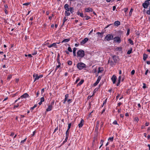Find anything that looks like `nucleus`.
Wrapping results in <instances>:
<instances>
[{
  "instance_id": "63",
  "label": "nucleus",
  "mask_w": 150,
  "mask_h": 150,
  "mask_svg": "<svg viewBox=\"0 0 150 150\" xmlns=\"http://www.w3.org/2000/svg\"><path fill=\"white\" fill-rule=\"evenodd\" d=\"M14 134L13 132H12L11 133V134H10V136H13L14 135Z\"/></svg>"
},
{
  "instance_id": "10",
  "label": "nucleus",
  "mask_w": 150,
  "mask_h": 150,
  "mask_svg": "<svg viewBox=\"0 0 150 150\" xmlns=\"http://www.w3.org/2000/svg\"><path fill=\"white\" fill-rule=\"evenodd\" d=\"M88 40V39L86 38L81 42V45H83L85 44Z\"/></svg>"
},
{
  "instance_id": "32",
  "label": "nucleus",
  "mask_w": 150,
  "mask_h": 150,
  "mask_svg": "<svg viewBox=\"0 0 150 150\" xmlns=\"http://www.w3.org/2000/svg\"><path fill=\"white\" fill-rule=\"evenodd\" d=\"M67 20V19H66V17H64V19H63V25H64V22L65 21H66Z\"/></svg>"
},
{
  "instance_id": "25",
  "label": "nucleus",
  "mask_w": 150,
  "mask_h": 150,
  "mask_svg": "<svg viewBox=\"0 0 150 150\" xmlns=\"http://www.w3.org/2000/svg\"><path fill=\"white\" fill-rule=\"evenodd\" d=\"M103 70L102 68L99 67L98 69V73H99L101 72Z\"/></svg>"
},
{
  "instance_id": "21",
  "label": "nucleus",
  "mask_w": 150,
  "mask_h": 150,
  "mask_svg": "<svg viewBox=\"0 0 150 150\" xmlns=\"http://www.w3.org/2000/svg\"><path fill=\"white\" fill-rule=\"evenodd\" d=\"M147 58V56L146 54H144L143 55V59L144 60H145Z\"/></svg>"
},
{
  "instance_id": "26",
  "label": "nucleus",
  "mask_w": 150,
  "mask_h": 150,
  "mask_svg": "<svg viewBox=\"0 0 150 150\" xmlns=\"http://www.w3.org/2000/svg\"><path fill=\"white\" fill-rule=\"evenodd\" d=\"M69 96L68 94H66L65 96V98L64 99V100L65 101H67V99L68 98Z\"/></svg>"
},
{
  "instance_id": "60",
  "label": "nucleus",
  "mask_w": 150,
  "mask_h": 150,
  "mask_svg": "<svg viewBox=\"0 0 150 150\" xmlns=\"http://www.w3.org/2000/svg\"><path fill=\"white\" fill-rule=\"evenodd\" d=\"M143 88H145L146 87V85L145 83H143Z\"/></svg>"
},
{
  "instance_id": "52",
  "label": "nucleus",
  "mask_w": 150,
  "mask_h": 150,
  "mask_svg": "<svg viewBox=\"0 0 150 150\" xmlns=\"http://www.w3.org/2000/svg\"><path fill=\"white\" fill-rule=\"evenodd\" d=\"M104 142V141L103 140H101L100 142V143L101 144V145H103V142Z\"/></svg>"
},
{
  "instance_id": "12",
  "label": "nucleus",
  "mask_w": 150,
  "mask_h": 150,
  "mask_svg": "<svg viewBox=\"0 0 150 150\" xmlns=\"http://www.w3.org/2000/svg\"><path fill=\"white\" fill-rule=\"evenodd\" d=\"M28 96H29L28 94V93H24L23 95L21 96L20 97V98H26L28 97Z\"/></svg>"
},
{
  "instance_id": "54",
  "label": "nucleus",
  "mask_w": 150,
  "mask_h": 150,
  "mask_svg": "<svg viewBox=\"0 0 150 150\" xmlns=\"http://www.w3.org/2000/svg\"><path fill=\"white\" fill-rule=\"evenodd\" d=\"M120 81H118L117 84V86H119L120 83Z\"/></svg>"
},
{
  "instance_id": "43",
  "label": "nucleus",
  "mask_w": 150,
  "mask_h": 150,
  "mask_svg": "<svg viewBox=\"0 0 150 150\" xmlns=\"http://www.w3.org/2000/svg\"><path fill=\"white\" fill-rule=\"evenodd\" d=\"M71 124L69 123L68 124V130H69L70 129V128L71 127Z\"/></svg>"
},
{
  "instance_id": "4",
  "label": "nucleus",
  "mask_w": 150,
  "mask_h": 150,
  "mask_svg": "<svg viewBox=\"0 0 150 150\" xmlns=\"http://www.w3.org/2000/svg\"><path fill=\"white\" fill-rule=\"evenodd\" d=\"M113 38V36L112 35L108 34L105 37V39L107 41H109L110 40L112 39Z\"/></svg>"
},
{
  "instance_id": "37",
  "label": "nucleus",
  "mask_w": 150,
  "mask_h": 150,
  "mask_svg": "<svg viewBox=\"0 0 150 150\" xmlns=\"http://www.w3.org/2000/svg\"><path fill=\"white\" fill-rule=\"evenodd\" d=\"M45 100L44 98L43 97H42L40 98V101L41 102H43Z\"/></svg>"
},
{
  "instance_id": "46",
  "label": "nucleus",
  "mask_w": 150,
  "mask_h": 150,
  "mask_svg": "<svg viewBox=\"0 0 150 150\" xmlns=\"http://www.w3.org/2000/svg\"><path fill=\"white\" fill-rule=\"evenodd\" d=\"M108 62L110 64V65L112 66L113 65V63L112 62V61L109 62V61Z\"/></svg>"
},
{
  "instance_id": "36",
  "label": "nucleus",
  "mask_w": 150,
  "mask_h": 150,
  "mask_svg": "<svg viewBox=\"0 0 150 150\" xmlns=\"http://www.w3.org/2000/svg\"><path fill=\"white\" fill-rule=\"evenodd\" d=\"M133 10L132 9H131L129 12V15L130 16H131L132 14Z\"/></svg>"
},
{
  "instance_id": "2",
  "label": "nucleus",
  "mask_w": 150,
  "mask_h": 150,
  "mask_svg": "<svg viewBox=\"0 0 150 150\" xmlns=\"http://www.w3.org/2000/svg\"><path fill=\"white\" fill-rule=\"evenodd\" d=\"M85 55V53L84 51L80 50L77 52V55L78 57L80 58L83 57Z\"/></svg>"
},
{
  "instance_id": "18",
  "label": "nucleus",
  "mask_w": 150,
  "mask_h": 150,
  "mask_svg": "<svg viewBox=\"0 0 150 150\" xmlns=\"http://www.w3.org/2000/svg\"><path fill=\"white\" fill-rule=\"evenodd\" d=\"M77 14L78 15H79L82 17H83V14L82 13H80L79 11H78L77 13Z\"/></svg>"
},
{
  "instance_id": "33",
  "label": "nucleus",
  "mask_w": 150,
  "mask_h": 150,
  "mask_svg": "<svg viewBox=\"0 0 150 150\" xmlns=\"http://www.w3.org/2000/svg\"><path fill=\"white\" fill-rule=\"evenodd\" d=\"M37 106V105H35L34 106L32 107H31L30 108V110H32L34 108H36Z\"/></svg>"
},
{
  "instance_id": "34",
  "label": "nucleus",
  "mask_w": 150,
  "mask_h": 150,
  "mask_svg": "<svg viewBox=\"0 0 150 150\" xmlns=\"http://www.w3.org/2000/svg\"><path fill=\"white\" fill-rule=\"evenodd\" d=\"M134 121H137V122L139 121L138 118L137 117H135V118H134Z\"/></svg>"
},
{
  "instance_id": "16",
  "label": "nucleus",
  "mask_w": 150,
  "mask_h": 150,
  "mask_svg": "<svg viewBox=\"0 0 150 150\" xmlns=\"http://www.w3.org/2000/svg\"><path fill=\"white\" fill-rule=\"evenodd\" d=\"M64 8L66 11H69V5L68 4H65L64 6Z\"/></svg>"
},
{
  "instance_id": "30",
  "label": "nucleus",
  "mask_w": 150,
  "mask_h": 150,
  "mask_svg": "<svg viewBox=\"0 0 150 150\" xmlns=\"http://www.w3.org/2000/svg\"><path fill=\"white\" fill-rule=\"evenodd\" d=\"M57 61L58 64H60V63H61L60 62L59 58V57H57Z\"/></svg>"
},
{
  "instance_id": "56",
  "label": "nucleus",
  "mask_w": 150,
  "mask_h": 150,
  "mask_svg": "<svg viewBox=\"0 0 150 150\" xmlns=\"http://www.w3.org/2000/svg\"><path fill=\"white\" fill-rule=\"evenodd\" d=\"M90 18V17L88 16H86V20H88Z\"/></svg>"
},
{
  "instance_id": "11",
  "label": "nucleus",
  "mask_w": 150,
  "mask_h": 150,
  "mask_svg": "<svg viewBox=\"0 0 150 150\" xmlns=\"http://www.w3.org/2000/svg\"><path fill=\"white\" fill-rule=\"evenodd\" d=\"M53 107L52 105H48V107L47 108L46 111L47 112H48L51 110L52 109Z\"/></svg>"
},
{
  "instance_id": "41",
  "label": "nucleus",
  "mask_w": 150,
  "mask_h": 150,
  "mask_svg": "<svg viewBox=\"0 0 150 150\" xmlns=\"http://www.w3.org/2000/svg\"><path fill=\"white\" fill-rule=\"evenodd\" d=\"M68 130H68L67 129V130L66 131V136H69V132H68Z\"/></svg>"
},
{
  "instance_id": "1",
  "label": "nucleus",
  "mask_w": 150,
  "mask_h": 150,
  "mask_svg": "<svg viewBox=\"0 0 150 150\" xmlns=\"http://www.w3.org/2000/svg\"><path fill=\"white\" fill-rule=\"evenodd\" d=\"M76 67L79 70H81L86 67V64L82 62H80L77 64Z\"/></svg>"
},
{
  "instance_id": "53",
  "label": "nucleus",
  "mask_w": 150,
  "mask_h": 150,
  "mask_svg": "<svg viewBox=\"0 0 150 150\" xmlns=\"http://www.w3.org/2000/svg\"><path fill=\"white\" fill-rule=\"evenodd\" d=\"M121 79V76H119V77L118 78V81H120Z\"/></svg>"
},
{
  "instance_id": "20",
  "label": "nucleus",
  "mask_w": 150,
  "mask_h": 150,
  "mask_svg": "<svg viewBox=\"0 0 150 150\" xmlns=\"http://www.w3.org/2000/svg\"><path fill=\"white\" fill-rule=\"evenodd\" d=\"M69 11L72 13L74 12V8L72 7H70L69 9Z\"/></svg>"
},
{
  "instance_id": "39",
  "label": "nucleus",
  "mask_w": 150,
  "mask_h": 150,
  "mask_svg": "<svg viewBox=\"0 0 150 150\" xmlns=\"http://www.w3.org/2000/svg\"><path fill=\"white\" fill-rule=\"evenodd\" d=\"M67 63H68V64H69V65H71L72 64V62L71 61H69L68 62H67Z\"/></svg>"
},
{
  "instance_id": "8",
  "label": "nucleus",
  "mask_w": 150,
  "mask_h": 150,
  "mask_svg": "<svg viewBox=\"0 0 150 150\" xmlns=\"http://www.w3.org/2000/svg\"><path fill=\"white\" fill-rule=\"evenodd\" d=\"M92 11L93 9L91 8H87L85 9V11L86 12H89Z\"/></svg>"
},
{
  "instance_id": "35",
  "label": "nucleus",
  "mask_w": 150,
  "mask_h": 150,
  "mask_svg": "<svg viewBox=\"0 0 150 150\" xmlns=\"http://www.w3.org/2000/svg\"><path fill=\"white\" fill-rule=\"evenodd\" d=\"M26 139L27 138H25L24 140H22V141H21V144H23L24 143V142L26 141Z\"/></svg>"
},
{
  "instance_id": "17",
  "label": "nucleus",
  "mask_w": 150,
  "mask_h": 150,
  "mask_svg": "<svg viewBox=\"0 0 150 150\" xmlns=\"http://www.w3.org/2000/svg\"><path fill=\"white\" fill-rule=\"evenodd\" d=\"M76 49H77L76 48L74 47V48L73 50V55L74 56H76Z\"/></svg>"
},
{
  "instance_id": "14",
  "label": "nucleus",
  "mask_w": 150,
  "mask_h": 150,
  "mask_svg": "<svg viewBox=\"0 0 150 150\" xmlns=\"http://www.w3.org/2000/svg\"><path fill=\"white\" fill-rule=\"evenodd\" d=\"M112 58L114 62L115 63L118 61V58L116 56H114L112 57Z\"/></svg>"
},
{
  "instance_id": "22",
  "label": "nucleus",
  "mask_w": 150,
  "mask_h": 150,
  "mask_svg": "<svg viewBox=\"0 0 150 150\" xmlns=\"http://www.w3.org/2000/svg\"><path fill=\"white\" fill-rule=\"evenodd\" d=\"M128 42L131 45H133L134 44L133 41L131 39H128Z\"/></svg>"
},
{
  "instance_id": "47",
  "label": "nucleus",
  "mask_w": 150,
  "mask_h": 150,
  "mask_svg": "<svg viewBox=\"0 0 150 150\" xmlns=\"http://www.w3.org/2000/svg\"><path fill=\"white\" fill-rule=\"evenodd\" d=\"M101 77L100 76H99L98 77L97 79L100 81V80L101 79Z\"/></svg>"
},
{
  "instance_id": "44",
  "label": "nucleus",
  "mask_w": 150,
  "mask_h": 150,
  "mask_svg": "<svg viewBox=\"0 0 150 150\" xmlns=\"http://www.w3.org/2000/svg\"><path fill=\"white\" fill-rule=\"evenodd\" d=\"M129 29H128L127 30V32L126 34L127 35H128L129 34Z\"/></svg>"
},
{
  "instance_id": "58",
  "label": "nucleus",
  "mask_w": 150,
  "mask_h": 150,
  "mask_svg": "<svg viewBox=\"0 0 150 150\" xmlns=\"http://www.w3.org/2000/svg\"><path fill=\"white\" fill-rule=\"evenodd\" d=\"M35 131H34V132H33V134H31L32 136H33L35 135Z\"/></svg>"
},
{
  "instance_id": "64",
  "label": "nucleus",
  "mask_w": 150,
  "mask_h": 150,
  "mask_svg": "<svg viewBox=\"0 0 150 150\" xmlns=\"http://www.w3.org/2000/svg\"><path fill=\"white\" fill-rule=\"evenodd\" d=\"M146 63L148 64H150V61H147L146 62Z\"/></svg>"
},
{
  "instance_id": "13",
  "label": "nucleus",
  "mask_w": 150,
  "mask_h": 150,
  "mask_svg": "<svg viewBox=\"0 0 150 150\" xmlns=\"http://www.w3.org/2000/svg\"><path fill=\"white\" fill-rule=\"evenodd\" d=\"M84 121L83 119H81V120L80 123L79 124L78 126L79 127L81 128L82 127Z\"/></svg>"
},
{
  "instance_id": "23",
  "label": "nucleus",
  "mask_w": 150,
  "mask_h": 150,
  "mask_svg": "<svg viewBox=\"0 0 150 150\" xmlns=\"http://www.w3.org/2000/svg\"><path fill=\"white\" fill-rule=\"evenodd\" d=\"M84 80H81L79 82L78 84V86H80L81 85L83 82Z\"/></svg>"
},
{
  "instance_id": "57",
  "label": "nucleus",
  "mask_w": 150,
  "mask_h": 150,
  "mask_svg": "<svg viewBox=\"0 0 150 150\" xmlns=\"http://www.w3.org/2000/svg\"><path fill=\"white\" fill-rule=\"evenodd\" d=\"M149 71V70L148 69H147L146 71V72H145V74L146 75L147 73H148Z\"/></svg>"
},
{
  "instance_id": "24",
  "label": "nucleus",
  "mask_w": 150,
  "mask_h": 150,
  "mask_svg": "<svg viewBox=\"0 0 150 150\" xmlns=\"http://www.w3.org/2000/svg\"><path fill=\"white\" fill-rule=\"evenodd\" d=\"M69 11H65V16H68L70 15V13L68 12Z\"/></svg>"
},
{
  "instance_id": "62",
  "label": "nucleus",
  "mask_w": 150,
  "mask_h": 150,
  "mask_svg": "<svg viewBox=\"0 0 150 150\" xmlns=\"http://www.w3.org/2000/svg\"><path fill=\"white\" fill-rule=\"evenodd\" d=\"M54 101H52V102L51 104H50V105H52H52L54 104Z\"/></svg>"
},
{
  "instance_id": "61",
  "label": "nucleus",
  "mask_w": 150,
  "mask_h": 150,
  "mask_svg": "<svg viewBox=\"0 0 150 150\" xmlns=\"http://www.w3.org/2000/svg\"><path fill=\"white\" fill-rule=\"evenodd\" d=\"M44 91V88H43L41 90V93L42 94Z\"/></svg>"
},
{
  "instance_id": "40",
  "label": "nucleus",
  "mask_w": 150,
  "mask_h": 150,
  "mask_svg": "<svg viewBox=\"0 0 150 150\" xmlns=\"http://www.w3.org/2000/svg\"><path fill=\"white\" fill-rule=\"evenodd\" d=\"M68 137H69V136H66V138L65 139V141L64 142H65L67 141L68 139Z\"/></svg>"
},
{
  "instance_id": "6",
  "label": "nucleus",
  "mask_w": 150,
  "mask_h": 150,
  "mask_svg": "<svg viewBox=\"0 0 150 150\" xmlns=\"http://www.w3.org/2000/svg\"><path fill=\"white\" fill-rule=\"evenodd\" d=\"M149 4L150 3L149 1H146L144 3H143L142 6L144 8H146L148 7Z\"/></svg>"
},
{
  "instance_id": "48",
  "label": "nucleus",
  "mask_w": 150,
  "mask_h": 150,
  "mask_svg": "<svg viewBox=\"0 0 150 150\" xmlns=\"http://www.w3.org/2000/svg\"><path fill=\"white\" fill-rule=\"evenodd\" d=\"M113 123V124H114V125H117V122L115 120V121H114Z\"/></svg>"
},
{
  "instance_id": "50",
  "label": "nucleus",
  "mask_w": 150,
  "mask_h": 150,
  "mask_svg": "<svg viewBox=\"0 0 150 150\" xmlns=\"http://www.w3.org/2000/svg\"><path fill=\"white\" fill-rule=\"evenodd\" d=\"M149 125V123L147 122H146L145 124V125L146 126H147Z\"/></svg>"
},
{
  "instance_id": "19",
  "label": "nucleus",
  "mask_w": 150,
  "mask_h": 150,
  "mask_svg": "<svg viewBox=\"0 0 150 150\" xmlns=\"http://www.w3.org/2000/svg\"><path fill=\"white\" fill-rule=\"evenodd\" d=\"M70 40L69 39H66L64 40L62 42V43L67 42H68Z\"/></svg>"
},
{
  "instance_id": "28",
  "label": "nucleus",
  "mask_w": 150,
  "mask_h": 150,
  "mask_svg": "<svg viewBox=\"0 0 150 150\" xmlns=\"http://www.w3.org/2000/svg\"><path fill=\"white\" fill-rule=\"evenodd\" d=\"M132 49L131 48L130 50H129L128 51V52H127V54H130L132 53Z\"/></svg>"
},
{
  "instance_id": "38",
  "label": "nucleus",
  "mask_w": 150,
  "mask_h": 150,
  "mask_svg": "<svg viewBox=\"0 0 150 150\" xmlns=\"http://www.w3.org/2000/svg\"><path fill=\"white\" fill-rule=\"evenodd\" d=\"M11 77L12 76L10 75L8 76L7 77V80H9L11 78Z\"/></svg>"
},
{
  "instance_id": "29",
  "label": "nucleus",
  "mask_w": 150,
  "mask_h": 150,
  "mask_svg": "<svg viewBox=\"0 0 150 150\" xmlns=\"http://www.w3.org/2000/svg\"><path fill=\"white\" fill-rule=\"evenodd\" d=\"M113 140V137H110L108 139V141H111V142H112Z\"/></svg>"
},
{
  "instance_id": "45",
  "label": "nucleus",
  "mask_w": 150,
  "mask_h": 150,
  "mask_svg": "<svg viewBox=\"0 0 150 150\" xmlns=\"http://www.w3.org/2000/svg\"><path fill=\"white\" fill-rule=\"evenodd\" d=\"M19 106V104H17L16 105H15L14 107V108H18Z\"/></svg>"
},
{
  "instance_id": "5",
  "label": "nucleus",
  "mask_w": 150,
  "mask_h": 150,
  "mask_svg": "<svg viewBox=\"0 0 150 150\" xmlns=\"http://www.w3.org/2000/svg\"><path fill=\"white\" fill-rule=\"evenodd\" d=\"M114 41L115 42L119 43L121 42V38L118 36L116 37L113 38Z\"/></svg>"
},
{
  "instance_id": "51",
  "label": "nucleus",
  "mask_w": 150,
  "mask_h": 150,
  "mask_svg": "<svg viewBox=\"0 0 150 150\" xmlns=\"http://www.w3.org/2000/svg\"><path fill=\"white\" fill-rule=\"evenodd\" d=\"M80 79L79 78H78L76 80V81L75 82L76 83H77L78 82V81H79L80 80Z\"/></svg>"
},
{
  "instance_id": "9",
  "label": "nucleus",
  "mask_w": 150,
  "mask_h": 150,
  "mask_svg": "<svg viewBox=\"0 0 150 150\" xmlns=\"http://www.w3.org/2000/svg\"><path fill=\"white\" fill-rule=\"evenodd\" d=\"M117 79V77L115 75H113L112 76V77L111 78V79H112V81L113 82V83L114 84L115 83Z\"/></svg>"
},
{
  "instance_id": "27",
  "label": "nucleus",
  "mask_w": 150,
  "mask_h": 150,
  "mask_svg": "<svg viewBox=\"0 0 150 150\" xmlns=\"http://www.w3.org/2000/svg\"><path fill=\"white\" fill-rule=\"evenodd\" d=\"M61 64L60 63V64H58V65H57L56 67V68L55 69V71H56L58 68L60 67L61 66Z\"/></svg>"
},
{
  "instance_id": "49",
  "label": "nucleus",
  "mask_w": 150,
  "mask_h": 150,
  "mask_svg": "<svg viewBox=\"0 0 150 150\" xmlns=\"http://www.w3.org/2000/svg\"><path fill=\"white\" fill-rule=\"evenodd\" d=\"M146 13L147 14L150 15V9L149 10H148L147 12Z\"/></svg>"
},
{
  "instance_id": "59",
  "label": "nucleus",
  "mask_w": 150,
  "mask_h": 150,
  "mask_svg": "<svg viewBox=\"0 0 150 150\" xmlns=\"http://www.w3.org/2000/svg\"><path fill=\"white\" fill-rule=\"evenodd\" d=\"M98 83H97L96 82L93 84V85L94 86H96Z\"/></svg>"
},
{
  "instance_id": "15",
  "label": "nucleus",
  "mask_w": 150,
  "mask_h": 150,
  "mask_svg": "<svg viewBox=\"0 0 150 150\" xmlns=\"http://www.w3.org/2000/svg\"><path fill=\"white\" fill-rule=\"evenodd\" d=\"M120 24V22L119 21H115L114 23V25L115 26H118Z\"/></svg>"
},
{
  "instance_id": "42",
  "label": "nucleus",
  "mask_w": 150,
  "mask_h": 150,
  "mask_svg": "<svg viewBox=\"0 0 150 150\" xmlns=\"http://www.w3.org/2000/svg\"><path fill=\"white\" fill-rule=\"evenodd\" d=\"M135 71L134 70H132L131 72V74L132 75H133L134 74Z\"/></svg>"
},
{
  "instance_id": "7",
  "label": "nucleus",
  "mask_w": 150,
  "mask_h": 150,
  "mask_svg": "<svg viewBox=\"0 0 150 150\" xmlns=\"http://www.w3.org/2000/svg\"><path fill=\"white\" fill-rule=\"evenodd\" d=\"M47 46L49 48L54 47L55 48H57V43H53L50 45H48Z\"/></svg>"
},
{
  "instance_id": "55",
  "label": "nucleus",
  "mask_w": 150,
  "mask_h": 150,
  "mask_svg": "<svg viewBox=\"0 0 150 150\" xmlns=\"http://www.w3.org/2000/svg\"><path fill=\"white\" fill-rule=\"evenodd\" d=\"M71 99H69L68 100H67V101L68 102H69V103H71Z\"/></svg>"
},
{
  "instance_id": "3",
  "label": "nucleus",
  "mask_w": 150,
  "mask_h": 150,
  "mask_svg": "<svg viewBox=\"0 0 150 150\" xmlns=\"http://www.w3.org/2000/svg\"><path fill=\"white\" fill-rule=\"evenodd\" d=\"M43 76L42 75H40L39 76H38V74H37L35 73L33 75V77L34 78V82H35L36 81L38 80L40 78H42Z\"/></svg>"
},
{
  "instance_id": "31",
  "label": "nucleus",
  "mask_w": 150,
  "mask_h": 150,
  "mask_svg": "<svg viewBox=\"0 0 150 150\" xmlns=\"http://www.w3.org/2000/svg\"><path fill=\"white\" fill-rule=\"evenodd\" d=\"M68 50L69 51L71 52H72V50L70 47H69L68 48Z\"/></svg>"
}]
</instances>
